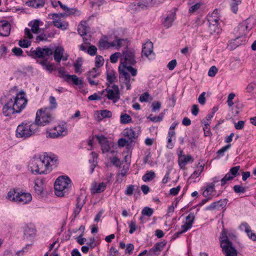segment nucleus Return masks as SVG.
<instances>
[{
	"instance_id": "1",
	"label": "nucleus",
	"mask_w": 256,
	"mask_h": 256,
	"mask_svg": "<svg viewBox=\"0 0 256 256\" xmlns=\"http://www.w3.org/2000/svg\"><path fill=\"white\" fill-rule=\"evenodd\" d=\"M56 160L54 155L48 156L46 153L35 156L29 162V169L34 174H47Z\"/></svg>"
},
{
	"instance_id": "2",
	"label": "nucleus",
	"mask_w": 256,
	"mask_h": 256,
	"mask_svg": "<svg viewBox=\"0 0 256 256\" xmlns=\"http://www.w3.org/2000/svg\"><path fill=\"white\" fill-rule=\"evenodd\" d=\"M28 103L26 94L23 90L17 92L15 96L8 98L2 108V113L6 116L18 114L25 108Z\"/></svg>"
},
{
	"instance_id": "3",
	"label": "nucleus",
	"mask_w": 256,
	"mask_h": 256,
	"mask_svg": "<svg viewBox=\"0 0 256 256\" xmlns=\"http://www.w3.org/2000/svg\"><path fill=\"white\" fill-rule=\"evenodd\" d=\"M136 63L135 50L132 48H127L122 52L120 64L118 66L119 72H128L132 76H135L138 74L137 70L132 67Z\"/></svg>"
},
{
	"instance_id": "4",
	"label": "nucleus",
	"mask_w": 256,
	"mask_h": 256,
	"mask_svg": "<svg viewBox=\"0 0 256 256\" xmlns=\"http://www.w3.org/2000/svg\"><path fill=\"white\" fill-rule=\"evenodd\" d=\"M234 235L228 232L224 228L220 232L219 241L220 248L225 256H237V250L231 240Z\"/></svg>"
},
{
	"instance_id": "5",
	"label": "nucleus",
	"mask_w": 256,
	"mask_h": 256,
	"mask_svg": "<svg viewBox=\"0 0 256 256\" xmlns=\"http://www.w3.org/2000/svg\"><path fill=\"white\" fill-rule=\"evenodd\" d=\"M38 130L36 124L32 121H24L19 124L16 130V136L18 138H27L34 134Z\"/></svg>"
},
{
	"instance_id": "6",
	"label": "nucleus",
	"mask_w": 256,
	"mask_h": 256,
	"mask_svg": "<svg viewBox=\"0 0 256 256\" xmlns=\"http://www.w3.org/2000/svg\"><path fill=\"white\" fill-rule=\"evenodd\" d=\"M71 186V180L65 176H59L54 183L55 194L59 197L68 194Z\"/></svg>"
},
{
	"instance_id": "7",
	"label": "nucleus",
	"mask_w": 256,
	"mask_h": 256,
	"mask_svg": "<svg viewBox=\"0 0 256 256\" xmlns=\"http://www.w3.org/2000/svg\"><path fill=\"white\" fill-rule=\"evenodd\" d=\"M52 113L50 112V108L40 109L38 110L36 114V121L37 126H44L50 123L53 120Z\"/></svg>"
},
{
	"instance_id": "8",
	"label": "nucleus",
	"mask_w": 256,
	"mask_h": 256,
	"mask_svg": "<svg viewBox=\"0 0 256 256\" xmlns=\"http://www.w3.org/2000/svg\"><path fill=\"white\" fill-rule=\"evenodd\" d=\"M68 134V128L66 122H62L52 128L48 129L46 132V136L50 138L62 137Z\"/></svg>"
},
{
	"instance_id": "9",
	"label": "nucleus",
	"mask_w": 256,
	"mask_h": 256,
	"mask_svg": "<svg viewBox=\"0 0 256 256\" xmlns=\"http://www.w3.org/2000/svg\"><path fill=\"white\" fill-rule=\"evenodd\" d=\"M100 94L109 100H112L114 103L116 102L120 99V90L118 86L116 84H113L112 86H108Z\"/></svg>"
},
{
	"instance_id": "10",
	"label": "nucleus",
	"mask_w": 256,
	"mask_h": 256,
	"mask_svg": "<svg viewBox=\"0 0 256 256\" xmlns=\"http://www.w3.org/2000/svg\"><path fill=\"white\" fill-rule=\"evenodd\" d=\"M53 54V50L49 48L37 47L35 49L32 48L28 53V55L32 58H42L46 56H52Z\"/></svg>"
},
{
	"instance_id": "11",
	"label": "nucleus",
	"mask_w": 256,
	"mask_h": 256,
	"mask_svg": "<svg viewBox=\"0 0 256 256\" xmlns=\"http://www.w3.org/2000/svg\"><path fill=\"white\" fill-rule=\"evenodd\" d=\"M254 22L252 20L247 18L242 22L235 29V32L237 34V38L246 36L248 31L254 26Z\"/></svg>"
},
{
	"instance_id": "12",
	"label": "nucleus",
	"mask_w": 256,
	"mask_h": 256,
	"mask_svg": "<svg viewBox=\"0 0 256 256\" xmlns=\"http://www.w3.org/2000/svg\"><path fill=\"white\" fill-rule=\"evenodd\" d=\"M86 196L82 193L80 194L76 198V206L74 210L73 216L75 218L80 213L83 206L86 203Z\"/></svg>"
},
{
	"instance_id": "13",
	"label": "nucleus",
	"mask_w": 256,
	"mask_h": 256,
	"mask_svg": "<svg viewBox=\"0 0 256 256\" xmlns=\"http://www.w3.org/2000/svg\"><path fill=\"white\" fill-rule=\"evenodd\" d=\"M61 16L58 14H52V19L53 20V24L54 26L62 30H66L68 28V24L66 21H62L60 20Z\"/></svg>"
},
{
	"instance_id": "14",
	"label": "nucleus",
	"mask_w": 256,
	"mask_h": 256,
	"mask_svg": "<svg viewBox=\"0 0 256 256\" xmlns=\"http://www.w3.org/2000/svg\"><path fill=\"white\" fill-rule=\"evenodd\" d=\"M228 203L226 198L222 199L220 200L212 202L207 206L205 210H218L224 208Z\"/></svg>"
},
{
	"instance_id": "15",
	"label": "nucleus",
	"mask_w": 256,
	"mask_h": 256,
	"mask_svg": "<svg viewBox=\"0 0 256 256\" xmlns=\"http://www.w3.org/2000/svg\"><path fill=\"white\" fill-rule=\"evenodd\" d=\"M34 188L35 193L40 196H42L44 186V180L42 178L36 179L34 180Z\"/></svg>"
},
{
	"instance_id": "16",
	"label": "nucleus",
	"mask_w": 256,
	"mask_h": 256,
	"mask_svg": "<svg viewBox=\"0 0 256 256\" xmlns=\"http://www.w3.org/2000/svg\"><path fill=\"white\" fill-rule=\"evenodd\" d=\"M96 138L101 146L102 152H108L110 150V144L108 139L104 136H96Z\"/></svg>"
},
{
	"instance_id": "17",
	"label": "nucleus",
	"mask_w": 256,
	"mask_h": 256,
	"mask_svg": "<svg viewBox=\"0 0 256 256\" xmlns=\"http://www.w3.org/2000/svg\"><path fill=\"white\" fill-rule=\"evenodd\" d=\"M16 203L25 204L29 203L32 200V196L28 192H19Z\"/></svg>"
},
{
	"instance_id": "18",
	"label": "nucleus",
	"mask_w": 256,
	"mask_h": 256,
	"mask_svg": "<svg viewBox=\"0 0 256 256\" xmlns=\"http://www.w3.org/2000/svg\"><path fill=\"white\" fill-rule=\"evenodd\" d=\"M142 56H145L148 58L149 56L154 55L153 52V44L150 42L148 41L144 44L142 47Z\"/></svg>"
},
{
	"instance_id": "19",
	"label": "nucleus",
	"mask_w": 256,
	"mask_h": 256,
	"mask_svg": "<svg viewBox=\"0 0 256 256\" xmlns=\"http://www.w3.org/2000/svg\"><path fill=\"white\" fill-rule=\"evenodd\" d=\"M188 4L190 6L189 8L188 12L192 14L198 11L202 6L201 0H188Z\"/></svg>"
},
{
	"instance_id": "20",
	"label": "nucleus",
	"mask_w": 256,
	"mask_h": 256,
	"mask_svg": "<svg viewBox=\"0 0 256 256\" xmlns=\"http://www.w3.org/2000/svg\"><path fill=\"white\" fill-rule=\"evenodd\" d=\"M240 228L244 230L248 236L254 241H256V234L252 232L250 227L246 222H243L240 226Z\"/></svg>"
},
{
	"instance_id": "21",
	"label": "nucleus",
	"mask_w": 256,
	"mask_h": 256,
	"mask_svg": "<svg viewBox=\"0 0 256 256\" xmlns=\"http://www.w3.org/2000/svg\"><path fill=\"white\" fill-rule=\"evenodd\" d=\"M10 31V26L6 22H0V35L3 36H9Z\"/></svg>"
},
{
	"instance_id": "22",
	"label": "nucleus",
	"mask_w": 256,
	"mask_h": 256,
	"mask_svg": "<svg viewBox=\"0 0 256 256\" xmlns=\"http://www.w3.org/2000/svg\"><path fill=\"white\" fill-rule=\"evenodd\" d=\"M195 218L194 213L190 212L186 217L185 223L181 226V228H184V231H187L190 229L193 224Z\"/></svg>"
},
{
	"instance_id": "23",
	"label": "nucleus",
	"mask_w": 256,
	"mask_h": 256,
	"mask_svg": "<svg viewBox=\"0 0 256 256\" xmlns=\"http://www.w3.org/2000/svg\"><path fill=\"white\" fill-rule=\"evenodd\" d=\"M176 18V13L174 12H170L166 17L164 19L162 24L166 28L170 27L173 22Z\"/></svg>"
},
{
	"instance_id": "24",
	"label": "nucleus",
	"mask_w": 256,
	"mask_h": 256,
	"mask_svg": "<svg viewBox=\"0 0 256 256\" xmlns=\"http://www.w3.org/2000/svg\"><path fill=\"white\" fill-rule=\"evenodd\" d=\"M193 160V158L190 155H185L180 156L178 160V163L180 168L184 169L188 162H192Z\"/></svg>"
},
{
	"instance_id": "25",
	"label": "nucleus",
	"mask_w": 256,
	"mask_h": 256,
	"mask_svg": "<svg viewBox=\"0 0 256 256\" xmlns=\"http://www.w3.org/2000/svg\"><path fill=\"white\" fill-rule=\"evenodd\" d=\"M208 24L219 23L220 18L217 10H214L211 14L207 16Z\"/></svg>"
},
{
	"instance_id": "26",
	"label": "nucleus",
	"mask_w": 256,
	"mask_h": 256,
	"mask_svg": "<svg viewBox=\"0 0 256 256\" xmlns=\"http://www.w3.org/2000/svg\"><path fill=\"white\" fill-rule=\"evenodd\" d=\"M43 24V22L38 20L30 21L28 23V26L31 27V30L33 33H38L39 27Z\"/></svg>"
},
{
	"instance_id": "27",
	"label": "nucleus",
	"mask_w": 256,
	"mask_h": 256,
	"mask_svg": "<svg viewBox=\"0 0 256 256\" xmlns=\"http://www.w3.org/2000/svg\"><path fill=\"white\" fill-rule=\"evenodd\" d=\"M215 192V187L214 186V184H208L206 187L205 190L202 192V195L204 197L212 198L215 194H213V193Z\"/></svg>"
},
{
	"instance_id": "28",
	"label": "nucleus",
	"mask_w": 256,
	"mask_h": 256,
	"mask_svg": "<svg viewBox=\"0 0 256 256\" xmlns=\"http://www.w3.org/2000/svg\"><path fill=\"white\" fill-rule=\"evenodd\" d=\"M106 184L103 182L92 186L91 188V192L92 194L100 193L104 192L106 188Z\"/></svg>"
},
{
	"instance_id": "29",
	"label": "nucleus",
	"mask_w": 256,
	"mask_h": 256,
	"mask_svg": "<svg viewBox=\"0 0 256 256\" xmlns=\"http://www.w3.org/2000/svg\"><path fill=\"white\" fill-rule=\"evenodd\" d=\"M64 52V48L61 46L57 47L54 51H53L54 60L58 63L60 62Z\"/></svg>"
},
{
	"instance_id": "30",
	"label": "nucleus",
	"mask_w": 256,
	"mask_h": 256,
	"mask_svg": "<svg viewBox=\"0 0 256 256\" xmlns=\"http://www.w3.org/2000/svg\"><path fill=\"white\" fill-rule=\"evenodd\" d=\"M78 31L81 36H86L88 31V27L86 22H81L78 26Z\"/></svg>"
},
{
	"instance_id": "31",
	"label": "nucleus",
	"mask_w": 256,
	"mask_h": 256,
	"mask_svg": "<svg viewBox=\"0 0 256 256\" xmlns=\"http://www.w3.org/2000/svg\"><path fill=\"white\" fill-rule=\"evenodd\" d=\"M123 135L125 138H127L128 140L130 142L133 141L136 138V132L132 128H126L123 131Z\"/></svg>"
},
{
	"instance_id": "32",
	"label": "nucleus",
	"mask_w": 256,
	"mask_h": 256,
	"mask_svg": "<svg viewBox=\"0 0 256 256\" xmlns=\"http://www.w3.org/2000/svg\"><path fill=\"white\" fill-rule=\"evenodd\" d=\"M80 10L75 8H68L66 10L64 14H60L62 17H66L70 15H74V16H79L80 15Z\"/></svg>"
},
{
	"instance_id": "33",
	"label": "nucleus",
	"mask_w": 256,
	"mask_h": 256,
	"mask_svg": "<svg viewBox=\"0 0 256 256\" xmlns=\"http://www.w3.org/2000/svg\"><path fill=\"white\" fill-rule=\"evenodd\" d=\"M70 80L72 81L73 84L76 86H79L82 84V81L81 80L79 79V78L76 75H66L65 80L68 82Z\"/></svg>"
},
{
	"instance_id": "34",
	"label": "nucleus",
	"mask_w": 256,
	"mask_h": 256,
	"mask_svg": "<svg viewBox=\"0 0 256 256\" xmlns=\"http://www.w3.org/2000/svg\"><path fill=\"white\" fill-rule=\"evenodd\" d=\"M18 192H16L15 190L12 189L10 190L7 194L6 196V198L12 202H14L16 203V202L18 200Z\"/></svg>"
},
{
	"instance_id": "35",
	"label": "nucleus",
	"mask_w": 256,
	"mask_h": 256,
	"mask_svg": "<svg viewBox=\"0 0 256 256\" xmlns=\"http://www.w3.org/2000/svg\"><path fill=\"white\" fill-rule=\"evenodd\" d=\"M208 30L209 32L212 34H219L221 31V29L219 26V23L208 24Z\"/></svg>"
},
{
	"instance_id": "36",
	"label": "nucleus",
	"mask_w": 256,
	"mask_h": 256,
	"mask_svg": "<svg viewBox=\"0 0 256 256\" xmlns=\"http://www.w3.org/2000/svg\"><path fill=\"white\" fill-rule=\"evenodd\" d=\"M114 45L112 42H108L104 40H100L98 43V48L100 50L108 49L112 47Z\"/></svg>"
},
{
	"instance_id": "37",
	"label": "nucleus",
	"mask_w": 256,
	"mask_h": 256,
	"mask_svg": "<svg viewBox=\"0 0 256 256\" xmlns=\"http://www.w3.org/2000/svg\"><path fill=\"white\" fill-rule=\"evenodd\" d=\"M28 5L34 8H40L44 6V0H30L28 2Z\"/></svg>"
},
{
	"instance_id": "38",
	"label": "nucleus",
	"mask_w": 256,
	"mask_h": 256,
	"mask_svg": "<svg viewBox=\"0 0 256 256\" xmlns=\"http://www.w3.org/2000/svg\"><path fill=\"white\" fill-rule=\"evenodd\" d=\"M120 72V78H124L126 84V86L127 90H130V80L131 78L129 75L128 72H126V74H124L123 72Z\"/></svg>"
},
{
	"instance_id": "39",
	"label": "nucleus",
	"mask_w": 256,
	"mask_h": 256,
	"mask_svg": "<svg viewBox=\"0 0 256 256\" xmlns=\"http://www.w3.org/2000/svg\"><path fill=\"white\" fill-rule=\"evenodd\" d=\"M242 2V0H231L230 6V10L234 13L236 14L238 10V5Z\"/></svg>"
},
{
	"instance_id": "40",
	"label": "nucleus",
	"mask_w": 256,
	"mask_h": 256,
	"mask_svg": "<svg viewBox=\"0 0 256 256\" xmlns=\"http://www.w3.org/2000/svg\"><path fill=\"white\" fill-rule=\"evenodd\" d=\"M54 36V34H47L44 32H42L39 34L36 38V42H39L41 41H46L48 38H50Z\"/></svg>"
},
{
	"instance_id": "41",
	"label": "nucleus",
	"mask_w": 256,
	"mask_h": 256,
	"mask_svg": "<svg viewBox=\"0 0 256 256\" xmlns=\"http://www.w3.org/2000/svg\"><path fill=\"white\" fill-rule=\"evenodd\" d=\"M82 58H78L76 60V62L74 63V68L75 72L76 73H81V68L82 66Z\"/></svg>"
},
{
	"instance_id": "42",
	"label": "nucleus",
	"mask_w": 256,
	"mask_h": 256,
	"mask_svg": "<svg viewBox=\"0 0 256 256\" xmlns=\"http://www.w3.org/2000/svg\"><path fill=\"white\" fill-rule=\"evenodd\" d=\"M156 176V174L154 172L149 171L147 172L142 176V180L144 182H150Z\"/></svg>"
},
{
	"instance_id": "43",
	"label": "nucleus",
	"mask_w": 256,
	"mask_h": 256,
	"mask_svg": "<svg viewBox=\"0 0 256 256\" xmlns=\"http://www.w3.org/2000/svg\"><path fill=\"white\" fill-rule=\"evenodd\" d=\"M204 168V166H200L198 168V169L196 170L191 175L190 178L194 179V182H196V179L198 178L202 172L203 171Z\"/></svg>"
},
{
	"instance_id": "44",
	"label": "nucleus",
	"mask_w": 256,
	"mask_h": 256,
	"mask_svg": "<svg viewBox=\"0 0 256 256\" xmlns=\"http://www.w3.org/2000/svg\"><path fill=\"white\" fill-rule=\"evenodd\" d=\"M240 169V166H236L232 168L229 172L226 174H229V176L232 177V179L233 180L236 176L239 174L238 170Z\"/></svg>"
},
{
	"instance_id": "45",
	"label": "nucleus",
	"mask_w": 256,
	"mask_h": 256,
	"mask_svg": "<svg viewBox=\"0 0 256 256\" xmlns=\"http://www.w3.org/2000/svg\"><path fill=\"white\" fill-rule=\"evenodd\" d=\"M106 79L110 83L112 84L116 80V73L112 71H109L107 72V76H106Z\"/></svg>"
},
{
	"instance_id": "46",
	"label": "nucleus",
	"mask_w": 256,
	"mask_h": 256,
	"mask_svg": "<svg viewBox=\"0 0 256 256\" xmlns=\"http://www.w3.org/2000/svg\"><path fill=\"white\" fill-rule=\"evenodd\" d=\"M162 243H156L149 251L150 254H154L162 250L163 248Z\"/></svg>"
},
{
	"instance_id": "47",
	"label": "nucleus",
	"mask_w": 256,
	"mask_h": 256,
	"mask_svg": "<svg viewBox=\"0 0 256 256\" xmlns=\"http://www.w3.org/2000/svg\"><path fill=\"white\" fill-rule=\"evenodd\" d=\"M36 234V230L33 227L27 226L24 231V234L26 236H34Z\"/></svg>"
},
{
	"instance_id": "48",
	"label": "nucleus",
	"mask_w": 256,
	"mask_h": 256,
	"mask_svg": "<svg viewBox=\"0 0 256 256\" xmlns=\"http://www.w3.org/2000/svg\"><path fill=\"white\" fill-rule=\"evenodd\" d=\"M125 42L124 39L122 38H116L112 42V47H116V49H118L124 45V43Z\"/></svg>"
},
{
	"instance_id": "49",
	"label": "nucleus",
	"mask_w": 256,
	"mask_h": 256,
	"mask_svg": "<svg viewBox=\"0 0 256 256\" xmlns=\"http://www.w3.org/2000/svg\"><path fill=\"white\" fill-rule=\"evenodd\" d=\"M120 122L123 124L129 123L132 121L130 116L126 114H121L120 116Z\"/></svg>"
},
{
	"instance_id": "50",
	"label": "nucleus",
	"mask_w": 256,
	"mask_h": 256,
	"mask_svg": "<svg viewBox=\"0 0 256 256\" xmlns=\"http://www.w3.org/2000/svg\"><path fill=\"white\" fill-rule=\"evenodd\" d=\"M91 154L92 156V159L90 160L89 162L90 164H91L90 167L91 169V172L92 173L97 164L95 160V158H97V154L94 152H92Z\"/></svg>"
},
{
	"instance_id": "51",
	"label": "nucleus",
	"mask_w": 256,
	"mask_h": 256,
	"mask_svg": "<svg viewBox=\"0 0 256 256\" xmlns=\"http://www.w3.org/2000/svg\"><path fill=\"white\" fill-rule=\"evenodd\" d=\"M100 74L98 70L96 68H94L92 70L90 71L88 74L87 78H94L98 77Z\"/></svg>"
},
{
	"instance_id": "52",
	"label": "nucleus",
	"mask_w": 256,
	"mask_h": 256,
	"mask_svg": "<svg viewBox=\"0 0 256 256\" xmlns=\"http://www.w3.org/2000/svg\"><path fill=\"white\" fill-rule=\"evenodd\" d=\"M122 54L120 52H116L112 54L110 56V60L112 63H116L118 61V59L121 58Z\"/></svg>"
},
{
	"instance_id": "53",
	"label": "nucleus",
	"mask_w": 256,
	"mask_h": 256,
	"mask_svg": "<svg viewBox=\"0 0 256 256\" xmlns=\"http://www.w3.org/2000/svg\"><path fill=\"white\" fill-rule=\"evenodd\" d=\"M31 44V41L26 39L20 40L18 42V45L22 48H27Z\"/></svg>"
},
{
	"instance_id": "54",
	"label": "nucleus",
	"mask_w": 256,
	"mask_h": 256,
	"mask_svg": "<svg viewBox=\"0 0 256 256\" xmlns=\"http://www.w3.org/2000/svg\"><path fill=\"white\" fill-rule=\"evenodd\" d=\"M163 116L162 114H161L158 116H154L152 114H150L148 118L154 122H160L162 120Z\"/></svg>"
},
{
	"instance_id": "55",
	"label": "nucleus",
	"mask_w": 256,
	"mask_h": 256,
	"mask_svg": "<svg viewBox=\"0 0 256 256\" xmlns=\"http://www.w3.org/2000/svg\"><path fill=\"white\" fill-rule=\"evenodd\" d=\"M154 210L152 208L149 207H144L142 211V215L148 216H150L152 214Z\"/></svg>"
},
{
	"instance_id": "56",
	"label": "nucleus",
	"mask_w": 256,
	"mask_h": 256,
	"mask_svg": "<svg viewBox=\"0 0 256 256\" xmlns=\"http://www.w3.org/2000/svg\"><path fill=\"white\" fill-rule=\"evenodd\" d=\"M234 190L235 192L238 194H244L246 192V189L244 187L241 186L240 185H235L234 186Z\"/></svg>"
},
{
	"instance_id": "57",
	"label": "nucleus",
	"mask_w": 256,
	"mask_h": 256,
	"mask_svg": "<svg viewBox=\"0 0 256 256\" xmlns=\"http://www.w3.org/2000/svg\"><path fill=\"white\" fill-rule=\"evenodd\" d=\"M128 225L130 228L129 232L130 234H132L134 232L137 228L135 220L134 219L128 222Z\"/></svg>"
},
{
	"instance_id": "58",
	"label": "nucleus",
	"mask_w": 256,
	"mask_h": 256,
	"mask_svg": "<svg viewBox=\"0 0 256 256\" xmlns=\"http://www.w3.org/2000/svg\"><path fill=\"white\" fill-rule=\"evenodd\" d=\"M104 59L102 56H98L96 58L95 66L97 68L100 67L104 64Z\"/></svg>"
},
{
	"instance_id": "59",
	"label": "nucleus",
	"mask_w": 256,
	"mask_h": 256,
	"mask_svg": "<svg viewBox=\"0 0 256 256\" xmlns=\"http://www.w3.org/2000/svg\"><path fill=\"white\" fill-rule=\"evenodd\" d=\"M12 51L16 56H23V51L20 48L14 47L12 49Z\"/></svg>"
},
{
	"instance_id": "60",
	"label": "nucleus",
	"mask_w": 256,
	"mask_h": 256,
	"mask_svg": "<svg viewBox=\"0 0 256 256\" xmlns=\"http://www.w3.org/2000/svg\"><path fill=\"white\" fill-rule=\"evenodd\" d=\"M100 114L102 118H110L112 116V113L108 110H102L100 111Z\"/></svg>"
},
{
	"instance_id": "61",
	"label": "nucleus",
	"mask_w": 256,
	"mask_h": 256,
	"mask_svg": "<svg viewBox=\"0 0 256 256\" xmlns=\"http://www.w3.org/2000/svg\"><path fill=\"white\" fill-rule=\"evenodd\" d=\"M152 112H156L158 111L161 107V103L160 102H155L152 104Z\"/></svg>"
},
{
	"instance_id": "62",
	"label": "nucleus",
	"mask_w": 256,
	"mask_h": 256,
	"mask_svg": "<svg viewBox=\"0 0 256 256\" xmlns=\"http://www.w3.org/2000/svg\"><path fill=\"white\" fill-rule=\"evenodd\" d=\"M236 95L234 93H230L228 94L227 100V104L229 107H231L234 104L232 100L234 98Z\"/></svg>"
},
{
	"instance_id": "63",
	"label": "nucleus",
	"mask_w": 256,
	"mask_h": 256,
	"mask_svg": "<svg viewBox=\"0 0 256 256\" xmlns=\"http://www.w3.org/2000/svg\"><path fill=\"white\" fill-rule=\"evenodd\" d=\"M230 144H227L226 146H223L217 152V154L220 156H223L224 152H226L230 148Z\"/></svg>"
},
{
	"instance_id": "64",
	"label": "nucleus",
	"mask_w": 256,
	"mask_h": 256,
	"mask_svg": "<svg viewBox=\"0 0 256 256\" xmlns=\"http://www.w3.org/2000/svg\"><path fill=\"white\" fill-rule=\"evenodd\" d=\"M134 191V186L133 185H129L127 186L125 191V194L127 196H132Z\"/></svg>"
}]
</instances>
